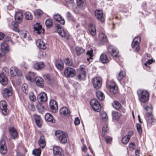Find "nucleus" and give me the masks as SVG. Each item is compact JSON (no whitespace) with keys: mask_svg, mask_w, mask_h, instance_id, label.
Returning <instances> with one entry per match:
<instances>
[{"mask_svg":"<svg viewBox=\"0 0 156 156\" xmlns=\"http://www.w3.org/2000/svg\"><path fill=\"white\" fill-rule=\"evenodd\" d=\"M144 109L146 111L145 118L146 119L147 122L149 125H151L153 122H154L155 121L152 115V107L150 105L145 107Z\"/></svg>","mask_w":156,"mask_h":156,"instance_id":"obj_1","label":"nucleus"},{"mask_svg":"<svg viewBox=\"0 0 156 156\" xmlns=\"http://www.w3.org/2000/svg\"><path fill=\"white\" fill-rule=\"evenodd\" d=\"M55 135L61 143L65 144L67 143L68 135L66 133L57 130L55 132Z\"/></svg>","mask_w":156,"mask_h":156,"instance_id":"obj_2","label":"nucleus"},{"mask_svg":"<svg viewBox=\"0 0 156 156\" xmlns=\"http://www.w3.org/2000/svg\"><path fill=\"white\" fill-rule=\"evenodd\" d=\"M137 94L140 101L143 103L147 102L149 99L148 92L144 90H139L137 91Z\"/></svg>","mask_w":156,"mask_h":156,"instance_id":"obj_3","label":"nucleus"},{"mask_svg":"<svg viewBox=\"0 0 156 156\" xmlns=\"http://www.w3.org/2000/svg\"><path fill=\"white\" fill-rule=\"evenodd\" d=\"M86 67L84 65L80 66V69L78 71L77 79L80 80H84L86 77Z\"/></svg>","mask_w":156,"mask_h":156,"instance_id":"obj_4","label":"nucleus"},{"mask_svg":"<svg viewBox=\"0 0 156 156\" xmlns=\"http://www.w3.org/2000/svg\"><path fill=\"white\" fill-rule=\"evenodd\" d=\"M90 104L93 109L96 112H100L101 110V107L100 103L96 99H92Z\"/></svg>","mask_w":156,"mask_h":156,"instance_id":"obj_5","label":"nucleus"},{"mask_svg":"<svg viewBox=\"0 0 156 156\" xmlns=\"http://www.w3.org/2000/svg\"><path fill=\"white\" fill-rule=\"evenodd\" d=\"M108 53L113 57H119V52L116 48L113 45H110L108 48Z\"/></svg>","mask_w":156,"mask_h":156,"instance_id":"obj_6","label":"nucleus"},{"mask_svg":"<svg viewBox=\"0 0 156 156\" xmlns=\"http://www.w3.org/2000/svg\"><path fill=\"white\" fill-rule=\"evenodd\" d=\"M140 37H135L132 44V47L134 51L136 52L140 50L139 44L140 41Z\"/></svg>","mask_w":156,"mask_h":156,"instance_id":"obj_7","label":"nucleus"},{"mask_svg":"<svg viewBox=\"0 0 156 156\" xmlns=\"http://www.w3.org/2000/svg\"><path fill=\"white\" fill-rule=\"evenodd\" d=\"M94 87L96 89L100 88L102 85V79L100 77H97L92 79Z\"/></svg>","mask_w":156,"mask_h":156,"instance_id":"obj_8","label":"nucleus"},{"mask_svg":"<svg viewBox=\"0 0 156 156\" xmlns=\"http://www.w3.org/2000/svg\"><path fill=\"white\" fill-rule=\"evenodd\" d=\"M75 73V71L74 69L68 67L64 70V74L66 77H73L74 76Z\"/></svg>","mask_w":156,"mask_h":156,"instance_id":"obj_9","label":"nucleus"},{"mask_svg":"<svg viewBox=\"0 0 156 156\" xmlns=\"http://www.w3.org/2000/svg\"><path fill=\"white\" fill-rule=\"evenodd\" d=\"M55 27L56 31L59 34L61 37H64L67 35L68 31L63 29L61 27V26L59 24H55Z\"/></svg>","mask_w":156,"mask_h":156,"instance_id":"obj_10","label":"nucleus"},{"mask_svg":"<svg viewBox=\"0 0 156 156\" xmlns=\"http://www.w3.org/2000/svg\"><path fill=\"white\" fill-rule=\"evenodd\" d=\"M50 110L53 113L58 111V106L57 102L54 100H51L49 103Z\"/></svg>","mask_w":156,"mask_h":156,"instance_id":"obj_11","label":"nucleus"},{"mask_svg":"<svg viewBox=\"0 0 156 156\" xmlns=\"http://www.w3.org/2000/svg\"><path fill=\"white\" fill-rule=\"evenodd\" d=\"M37 99L38 102L41 103L45 102L47 100L46 94L44 92L40 93L37 96Z\"/></svg>","mask_w":156,"mask_h":156,"instance_id":"obj_12","label":"nucleus"},{"mask_svg":"<svg viewBox=\"0 0 156 156\" xmlns=\"http://www.w3.org/2000/svg\"><path fill=\"white\" fill-rule=\"evenodd\" d=\"M10 73L12 76H21L22 73L21 70H18L15 67H12L10 68Z\"/></svg>","mask_w":156,"mask_h":156,"instance_id":"obj_13","label":"nucleus"},{"mask_svg":"<svg viewBox=\"0 0 156 156\" xmlns=\"http://www.w3.org/2000/svg\"><path fill=\"white\" fill-rule=\"evenodd\" d=\"M7 151V147L5 145V141L4 140H2L0 141V152L2 154H5Z\"/></svg>","mask_w":156,"mask_h":156,"instance_id":"obj_14","label":"nucleus"},{"mask_svg":"<svg viewBox=\"0 0 156 156\" xmlns=\"http://www.w3.org/2000/svg\"><path fill=\"white\" fill-rule=\"evenodd\" d=\"M34 31L35 33L40 34L41 33L44 32V29H42L41 25L40 23H36L34 26Z\"/></svg>","mask_w":156,"mask_h":156,"instance_id":"obj_15","label":"nucleus"},{"mask_svg":"<svg viewBox=\"0 0 156 156\" xmlns=\"http://www.w3.org/2000/svg\"><path fill=\"white\" fill-rule=\"evenodd\" d=\"M60 113L62 116L63 117H69L70 115V111L68 108L63 107L60 110Z\"/></svg>","mask_w":156,"mask_h":156,"instance_id":"obj_16","label":"nucleus"},{"mask_svg":"<svg viewBox=\"0 0 156 156\" xmlns=\"http://www.w3.org/2000/svg\"><path fill=\"white\" fill-rule=\"evenodd\" d=\"M7 107V105L5 101H2L0 102V108L2 110V113L4 115H6L8 113Z\"/></svg>","mask_w":156,"mask_h":156,"instance_id":"obj_17","label":"nucleus"},{"mask_svg":"<svg viewBox=\"0 0 156 156\" xmlns=\"http://www.w3.org/2000/svg\"><path fill=\"white\" fill-rule=\"evenodd\" d=\"M53 153L57 156H63L64 154L62 152V148L58 146L54 147Z\"/></svg>","mask_w":156,"mask_h":156,"instance_id":"obj_18","label":"nucleus"},{"mask_svg":"<svg viewBox=\"0 0 156 156\" xmlns=\"http://www.w3.org/2000/svg\"><path fill=\"white\" fill-rule=\"evenodd\" d=\"M95 15L96 18L101 22H103L104 19L103 17L102 11L101 10H96L95 12Z\"/></svg>","mask_w":156,"mask_h":156,"instance_id":"obj_19","label":"nucleus"},{"mask_svg":"<svg viewBox=\"0 0 156 156\" xmlns=\"http://www.w3.org/2000/svg\"><path fill=\"white\" fill-rule=\"evenodd\" d=\"M12 89L11 87H9L5 88L3 92V96L6 98H8L12 94Z\"/></svg>","mask_w":156,"mask_h":156,"instance_id":"obj_20","label":"nucleus"},{"mask_svg":"<svg viewBox=\"0 0 156 156\" xmlns=\"http://www.w3.org/2000/svg\"><path fill=\"white\" fill-rule=\"evenodd\" d=\"M151 55L149 54H147L145 55L143 60L146 61V62L144 63V65L147 66L148 65H150L153 62V59H150Z\"/></svg>","mask_w":156,"mask_h":156,"instance_id":"obj_21","label":"nucleus"},{"mask_svg":"<svg viewBox=\"0 0 156 156\" xmlns=\"http://www.w3.org/2000/svg\"><path fill=\"white\" fill-rule=\"evenodd\" d=\"M23 18V15L22 12H16L15 16V19L16 21L18 23L21 22Z\"/></svg>","mask_w":156,"mask_h":156,"instance_id":"obj_22","label":"nucleus"},{"mask_svg":"<svg viewBox=\"0 0 156 156\" xmlns=\"http://www.w3.org/2000/svg\"><path fill=\"white\" fill-rule=\"evenodd\" d=\"M35 80L36 85L38 87L43 88L44 87L43 80L39 76L36 77L35 78Z\"/></svg>","mask_w":156,"mask_h":156,"instance_id":"obj_23","label":"nucleus"},{"mask_svg":"<svg viewBox=\"0 0 156 156\" xmlns=\"http://www.w3.org/2000/svg\"><path fill=\"white\" fill-rule=\"evenodd\" d=\"M36 44L39 48L44 49L46 48V46L43 41L41 39L37 40L36 41Z\"/></svg>","mask_w":156,"mask_h":156,"instance_id":"obj_24","label":"nucleus"},{"mask_svg":"<svg viewBox=\"0 0 156 156\" xmlns=\"http://www.w3.org/2000/svg\"><path fill=\"white\" fill-rule=\"evenodd\" d=\"M38 143L40 147L44 148L46 146L45 140L43 135H41L38 140Z\"/></svg>","mask_w":156,"mask_h":156,"instance_id":"obj_25","label":"nucleus"},{"mask_svg":"<svg viewBox=\"0 0 156 156\" xmlns=\"http://www.w3.org/2000/svg\"><path fill=\"white\" fill-rule=\"evenodd\" d=\"M34 117L37 125L38 127H41L42 124V121L41 117L35 114L34 115Z\"/></svg>","mask_w":156,"mask_h":156,"instance_id":"obj_26","label":"nucleus"},{"mask_svg":"<svg viewBox=\"0 0 156 156\" xmlns=\"http://www.w3.org/2000/svg\"><path fill=\"white\" fill-rule=\"evenodd\" d=\"M9 132L10 135L13 139H15L18 136V134L16 130L12 127L9 129Z\"/></svg>","mask_w":156,"mask_h":156,"instance_id":"obj_27","label":"nucleus"},{"mask_svg":"<svg viewBox=\"0 0 156 156\" xmlns=\"http://www.w3.org/2000/svg\"><path fill=\"white\" fill-rule=\"evenodd\" d=\"M53 19L56 21L59 22L62 24H64L65 22L64 19L59 14H55L53 16Z\"/></svg>","mask_w":156,"mask_h":156,"instance_id":"obj_28","label":"nucleus"},{"mask_svg":"<svg viewBox=\"0 0 156 156\" xmlns=\"http://www.w3.org/2000/svg\"><path fill=\"white\" fill-rule=\"evenodd\" d=\"M0 82L3 85L8 83L7 79L3 74H0Z\"/></svg>","mask_w":156,"mask_h":156,"instance_id":"obj_29","label":"nucleus"},{"mask_svg":"<svg viewBox=\"0 0 156 156\" xmlns=\"http://www.w3.org/2000/svg\"><path fill=\"white\" fill-rule=\"evenodd\" d=\"M45 67L44 64L41 62H37L34 65V69L37 70H39L42 69Z\"/></svg>","mask_w":156,"mask_h":156,"instance_id":"obj_30","label":"nucleus"},{"mask_svg":"<svg viewBox=\"0 0 156 156\" xmlns=\"http://www.w3.org/2000/svg\"><path fill=\"white\" fill-rule=\"evenodd\" d=\"M44 118L46 120L52 123H55V120L53 119V116L50 114L47 113L45 115Z\"/></svg>","mask_w":156,"mask_h":156,"instance_id":"obj_31","label":"nucleus"},{"mask_svg":"<svg viewBox=\"0 0 156 156\" xmlns=\"http://www.w3.org/2000/svg\"><path fill=\"white\" fill-rule=\"evenodd\" d=\"M100 60L103 63H107L108 62L109 60L106 54H102L100 57Z\"/></svg>","mask_w":156,"mask_h":156,"instance_id":"obj_32","label":"nucleus"},{"mask_svg":"<svg viewBox=\"0 0 156 156\" xmlns=\"http://www.w3.org/2000/svg\"><path fill=\"white\" fill-rule=\"evenodd\" d=\"M89 30L90 34L92 36H94L96 34V29L94 25L90 24L89 27Z\"/></svg>","mask_w":156,"mask_h":156,"instance_id":"obj_33","label":"nucleus"},{"mask_svg":"<svg viewBox=\"0 0 156 156\" xmlns=\"http://www.w3.org/2000/svg\"><path fill=\"white\" fill-rule=\"evenodd\" d=\"M77 4L79 8L83 9L86 5V2L85 0H77Z\"/></svg>","mask_w":156,"mask_h":156,"instance_id":"obj_34","label":"nucleus"},{"mask_svg":"<svg viewBox=\"0 0 156 156\" xmlns=\"http://www.w3.org/2000/svg\"><path fill=\"white\" fill-rule=\"evenodd\" d=\"M35 74L32 72H29L26 75V77L27 80L30 81H32L34 80Z\"/></svg>","mask_w":156,"mask_h":156,"instance_id":"obj_35","label":"nucleus"},{"mask_svg":"<svg viewBox=\"0 0 156 156\" xmlns=\"http://www.w3.org/2000/svg\"><path fill=\"white\" fill-rule=\"evenodd\" d=\"M96 94L97 98L99 100L101 101H103L104 99V95L101 91H97L96 92Z\"/></svg>","mask_w":156,"mask_h":156,"instance_id":"obj_36","label":"nucleus"},{"mask_svg":"<svg viewBox=\"0 0 156 156\" xmlns=\"http://www.w3.org/2000/svg\"><path fill=\"white\" fill-rule=\"evenodd\" d=\"M113 107L115 109L118 110L121 109L122 106L120 103L117 101H114L112 104Z\"/></svg>","mask_w":156,"mask_h":156,"instance_id":"obj_37","label":"nucleus"},{"mask_svg":"<svg viewBox=\"0 0 156 156\" xmlns=\"http://www.w3.org/2000/svg\"><path fill=\"white\" fill-rule=\"evenodd\" d=\"M63 63L62 60L58 61L55 63V66L58 69L62 70L63 68Z\"/></svg>","mask_w":156,"mask_h":156,"instance_id":"obj_38","label":"nucleus"},{"mask_svg":"<svg viewBox=\"0 0 156 156\" xmlns=\"http://www.w3.org/2000/svg\"><path fill=\"white\" fill-rule=\"evenodd\" d=\"M112 115L113 119L115 120L118 119L121 115V114L115 111L112 112Z\"/></svg>","mask_w":156,"mask_h":156,"instance_id":"obj_39","label":"nucleus"},{"mask_svg":"<svg viewBox=\"0 0 156 156\" xmlns=\"http://www.w3.org/2000/svg\"><path fill=\"white\" fill-rule=\"evenodd\" d=\"M41 153V150L40 148L34 149L32 151L33 154L35 156H40Z\"/></svg>","mask_w":156,"mask_h":156,"instance_id":"obj_40","label":"nucleus"},{"mask_svg":"<svg viewBox=\"0 0 156 156\" xmlns=\"http://www.w3.org/2000/svg\"><path fill=\"white\" fill-rule=\"evenodd\" d=\"M125 72L121 71L119 73L117 76V78L119 81H120L126 75Z\"/></svg>","mask_w":156,"mask_h":156,"instance_id":"obj_41","label":"nucleus"},{"mask_svg":"<svg viewBox=\"0 0 156 156\" xmlns=\"http://www.w3.org/2000/svg\"><path fill=\"white\" fill-rule=\"evenodd\" d=\"M40 103L41 102H38L36 105V107L38 109V111L40 112H42L44 111V106H43Z\"/></svg>","mask_w":156,"mask_h":156,"instance_id":"obj_42","label":"nucleus"},{"mask_svg":"<svg viewBox=\"0 0 156 156\" xmlns=\"http://www.w3.org/2000/svg\"><path fill=\"white\" fill-rule=\"evenodd\" d=\"M93 50L92 48H90V50H88L87 52V55L89 56L90 57L87 58V61H89L90 59L92 58V57L93 56Z\"/></svg>","mask_w":156,"mask_h":156,"instance_id":"obj_43","label":"nucleus"},{"mask_svg":"<svg viewBox=\"0 0 156 156\" xmlns=\"http://www.w3.org/2000/svg\"><path fill=\"white\" fill-rule=\"evenodd\" d=\"M29 98L31 101L34 102L36 101V98L33 92H30L28 95Z\"/></svg>","mask_w":156,"mask_h":156,"instance_id":"obj_44","label":"nucleus"},{"mask_svg":"<svg viewBox=\"0 0 156 156\" xmlns=\"http://www.w3.org/2000/svg\"><path fill=\"white\" fill-rule=\"evenodd\" d=\"M45 25L47 27L51 28L52 26L53 23L50 19H47L45 21Z\"/></svg>","mask_w":156,"mask_h":156,"instance_id":"obj_45","label":"nucleus"},{"mask_svg":"<svg viewBox=\"0 0 156 156\" xmlns=\"http://www.w3.org/2000/svg\"><path fill=\"white\" fill-rule=\"evenodd\" d=\"M8 45L5 42H3L1 44V48L2 50H4L5 51L8 50Z\"/></svg>","mask_w":156,"mask_h":156,"instance_id":"obj_46","label":"nucleus"},{"mask_svg":"<svg viewBox=\"0 0 156 156\" xmlns=\"http://www.w3.org/2000/svg\"><path fill=\"white\" fill-rule=\"evenodd\" d=\"M76 50L77 55H80V54L83 53L85 51L84 49L79 47H76Z\"/></svg>","mask_w":156,"mask_h":156,"instance_id":"obj_47","label":"nucleus"},{"mask_svg":"<svg viewBox=\"0 0 156 156\" xmlns=\"http://www.w3.org/2000/svg\"><path fill=\"white\" fill-rule=\"evenodd\" d=\"M99 36L101 38L102 41L103 43H106L107 41V39L106 36L103 33L99 34Z\"/></svg>","mask_w":156,"mask_h":156,"instance_id":"obj_48","label":"nucleus"},{"mask_svg":"<svg viewBox=\"0 0 156 156\" xmlns=\"http://www.w3.org/2000/svg\"><path fill=\"white\" fill-rule=\"evenodd\" d=\"M34 14L35 16L38 17L42 15L43 12L40 9H37L34 12Z\"/></svg>","mask_w":156,"mask_h":156,"instance_id":"obj_49","label":"nucleus"},{"mask_svg":"<svg viewBox=\"0 0 156 156\" xmlns=\"http://www.w3.org/2000/svg\"><path fill=\"white\" fill-rule=\"evenodd\" d=\"M25 16L26 19L28 20H31L33 18L32 14L29 12H26Z\"/></svg>","mask_w":156,"mask_h":156,"instance_id":"obj_50","label":"nucleus"},{"mask_svg":"<svg viewBox=\"0 0 156 156\" xmlns=\"http://www.w3.org/2000/svg\"><path fill=\"white\" fill-rule=\"evenodd\" d=\"M64 63L66 65L68 66H71L73 65L72 60L69 58H67L65 59L64 60Z\"/></svg>","mask_w":156,"mask_h":156,"instance_id":"obj_51","label":"nucleus"},{"mask_svg":"<svg viewBox=\"0 0 156 156\" xmlns=\"http://www.w3.org/2000/svg\"><path fill=\"white\" fill-rule=\"evenodd\" d=\"M130 139V138L126 135L122 139V141L123 144H126L128 142Z\"/></svg>","mask_w":156,"mask_h":156,"instance_id":"obj_52","label":"nucleus"},{"mask_svg":"<svg viewBox=\"0 0 156 156\" xmlns=\"http://www.w3.org/2000/svg\"><path fill=\"white\" fill-rule=\"evenodd\" d=\"M109 91L112 94H115L117 93L118 89L117 87L109 88Z\"/></svg>","mask_w":156,"mask_h":156,"instance_id":"obj_53","label":"nucleus"},{"mask_svg":"<svg viewBox=\"0 0 156 156\" xmlns=\"http://www.w3.org/2000/svg\"><path fill=\"white\" fill-rule=\"evenodd\" d=\"M22 89L23 91L26 94L27 93V86L26 84H23L22 86Z\"/></svg>","mask_w":156,"mask_h":156,"instance_id":"obj_54","label":"nucleus"},{"mask_svg":"<svg viewBox=\"0 0 156 156\" xmlns=\"http://www.w3.org/2000/svg\"><path fill=\"white\" fill-rule=\"evenodd\" d=\"M136 126L138 133L140 134H141L142 132V131L140 124L139 123H136Z\"/></svg>","mask_w":156,"mask_h":156,"instance_id":"obj_55","label":"nucleus"},{"mask_svg":"<svg viewBox=\"0 0 156 156\" xmlns=\"http://www.w3.org/2000/svg\"><path fill=\"white\" fill-rule=\"evenodd\" d=\"M66 17L69 21L73 20V18L71 14L69 12L66 13Z\"/></svg>","mask_w":156,"mask_h":156,"instance_id":"obj_56","label":"nucleus"},{"mask_svg":"<svg viewBox=\"0 0 156 156\" xmlns=\"http://www.w3.org/2000/svg\"><path fill=\"white\" fill-rule=\"evenodd\" d=\"M105 140L107 143L111 144L112 141V138L109 136H107L105 137Z\"/></svg>","mask_w":156,"mask_h":156,"instance_id":"obj_57","label":"nucleus"},{"mask_svg":"<svg viewBox=\"0 0 156 156\" xmlns=\"http://www.w3.org/2000/svg\"><path fill=\"white\" fill-rule=\"evenodd\" d=\"M101 116L103 119H104L105 120H106L108 118L107 114L105 112H103L101 113Z\"/></svg>","mask_w":156,"mask_h":156,"instance_id":"obj_58","label":"nucleus"},{"mask_svg":"<svg viewBox=\"0 0 156 156\" xmlns=\"http://www.w3.org/2000/svg\"><path fill=\"white\" fill-rule=\"evenodd\" d=\"M108 130V126L107 124H105L102 128V132L105 133Z\"/></svg>","mask_w":156,"mask_h":156,"instance_id":"obj_59","label":"nucleus"},{"mask_svg":"<svg viewBox=\"0 0 156 156\" xmlns=\"http://www.w3.org/2000/svg\"><path fill=\"white\" fill-rule=\"evenodd\" d=\"M129 148L132 149H134L135 148V145L134 143L131 142L129 145Z\"/></svg>","mask_w":156,"mask_h":156,"instance_id":"obj_60","label":"nucleus"},{"mask_svg":"<svg viewBox=\"0 0 156 156\" xmlns=\"http://www.w3.org/2000/svg\"><path fill=\"white\" fill-rule=\"evenodd\" d=\"M109 88L117 87L114 81H112L109 85Z\"/></svg>","mask_w":156,"mask_h":156,"instance_id":"obj_61","label":"nucleus"},{"mask_svg":"<svg viewBox=\"0 0 156 156\" xmlns=\"http://www.w3.org/2000/svg\"><path fill=\"white\" fill-rule=\"evenodd\" d=\"M5 56L4 54L0 53V61H3L5 60Z\"/></svg>","mask_w":156,"mask_h":156,"instance_id":"obj_62","label":"nucleus"},{"mask_svg":"<svg viewBox=\"0 0 156 156\" xmlns=\"http://www.w3.org/2000/svg\"><path fill=\"white\" fill-rule=\"evenodd\" d=\"M80 120L78 117L75 118L74 121V124L76 125H78L80 123Z\"/></svg>","mask_w":156,"mask_h":156,"instance_id":"obj_63","label":"nucleus"},{"mask_svg":"<svg viewBox=\"0 0 156 156\" xmlns=\"http://www.w3.org/2000/svg\"><path fill=\"white\" fill-rule=\"evenodd\" d=\"M5 41H10L13 44H14L13 43V41L11 40L10 37L9 36H6L5 38Z\"/></svg>","mask_w":156,"mask_h":156,"instance_id":"obj_64","label":"nucleus"}]
</instances>
